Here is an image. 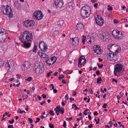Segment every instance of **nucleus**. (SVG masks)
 Segmentation results:
<instances>
[{
    "mask_svg": "<svg viewBox=\"0 0 128 128\" xmlns=\"http://www.w3.org/2000/svg\"><path fill=\"white\" fill-rule=\"evenodd\" d=\"M49 113L52 116H54V112L52 110L50 111Z\"/></svg>",
    "mask_w": 128,
    "mask_h": 128,
    "instance_id": "c9c22d12",
    "label": "nucleus"
},
{
    "mask_svg": "<svg viewBox=\"0 0 128 128\" xmlns=\"http://www.w3.org/2000/svg\"><path fill=\"white\" fill-rule=\"evenodd\" d=\"M108 48L112 53L119 52L120 50V48L118 45L115 44H110L108 46Z\"/></svg>",
    "mask_w": 128,
    "mask_h": 128,
    "instance_id": "423d86ee",
    "label": "nucleus"
},
{
    "mask_svg": "<svg viewBox=\"0 0 128 128\" xmlns=\"http://www.w3.org/2000/svg\"><path fill=\"white\" fill-rule=\"evenodd\" d=\"M91 9L90 7L85 5L81 8L80 14L83 18L85 19L88 18L91 13Z\"/></svg>",
    "mask_w": 128,
    "mask_h": 128,
    "instance_id": "f03ea898",
    "label": "nucleus"
},
{
    "mask_svg": "<svg viewBox=\"0 0 128 128\" xmlns=\"http://www.w3.org/2000/svg\"><path fill=\"white\" fill-rule=\"evenodd\" d=\"M64 76L63 75H61L59 76L58 78L59 80H61V79H62L64 78Z\"/></svg>",
    "mask_w": 128,
    "mask_h": 128,
    "instance_id": "e433bc0d",
    "label": "nucleus"
},
{
    "mask_svg": "<svg viewBox=\"0 0 128 128\" xmlns=\"http://www.w3.org/2000/svg\"><path fill=\"white\" fill-rule=\"evenodd\" d=\"M76 29L80 31H82L83 30L84 26L82 24L80 23H78L76 26Z\"/></svg>",
    "mask_w": 128,
    "mask_h": 128,
    "instance_id": "412c9836",
    "label": "nucleus"
},
{
    "mask_svg": "<svg viewBox=\"0 0 128 128\" xmlns=\"http://www.w3.org/2000/svg\"><path fill=\"white\" fill-rule=\"evenodd\" d=\"M52 73V71H50L48 72L46 76L47 77H48L50 76L51 74Z\"/></svg>",
    "mask_w": 128,
    "mask_h": 128,
    "instance_id": "f704fd0d",
    "label": "nucleus"
},
{
    "mask_svg": "<svg viewBox=\"0 0 128 128\" xmlns=\"http://www.w3.org/2000/svg\"><path fill=\"white\" fill-rule=\"evenodd\" d=\"M106 58L109 61H112L114 53L107 52L106 54Z\"/></svg>",
    "mask_w": 128,
    "mask_h": 128,
    "instance_id": "6ab92c4d",
    "label": "nucleus"
},
{
    "mask_svg": "<svg viewBox=\"0 0 128 128\" xmlns=\"http://www.w3.org/2000/svg\"><path fill=\"white\" fill-rule=\"evenodd\" d=\"M127 20V19H126L125 18H124L123 19H121V20L122 21V22H125Z\"/></svg>",
    "mask_w": 128,
    "mask_h": 128,
    "instance_id": "37998d69",
    "label": "nucleus"
},
{
    "mask_svg": "<svg viewBox=\"0 0 128 128\" xmlns=\"http://www.w3.org/2000/svg\"><path fill=\"white\" fill-rule=\"evenodd\" d=\"M61 108L60 107V106H57L56 108L55 109H56V110H59Z\"/></svg>",
    "mask_w": 128,
    "mask_h": 128,
    "instance_id": "49530a36",
    "label": "nucleus"
},
{
    "mask_svg": "<svg viewBox=\"0 0 128 128\" xmlns=\"http://www.w3.org/2000/svg\"><path fill=\"white\" fill-rule=\"evenodd\" d=\"M100 37L105 42L108 41L109 35L107 32L102 33L100 34Z\"/></svg>",
    "mask_w": 128,
    "mask_h": 128,
    "instance_id": "4468645a",
    "label": "nucleus"
},
{
    "mask_svg": "<svg viewBox=\"0 0 128 128\" xmlns=\"http://www.w3.org/2000/svg\"><path fill=\"white\" fill-rule=\"evenodd\" d=\"M8 128H13V126L12 125H9L8 126Z\"/></svg>",
    "mask_w": 128,
    "mask_h": 128,
    "instance_id": "4d7b16f0",
    "label": "nucleus"
},
{
    "mask_svg": "<svg viewBox=\"0 0 128 128\" xmlns=\"http://www.w3.org/2000/svg\"><path fill=\"white\" fill-rule=\"evenodd\" d=\"M65 98L66 100H67L68 99V94H66L65 96Z\"/></svg>",
    "mask_w": 128,
    "mask_h": 128,
    "instance_id": "3c124183",
    "label": "nucleus"
},
{
    "mask_svg": "<svg viewBox=\"0 0 128 128\" xmlns=\"http://www.w3.org/2000/svg\"><path fill=\"white\" fill-rule=\"evenodd\" d=\"M24 25L26 28L32 27L34 24V22L33 20H27L24 22Z\"/></svg>",
    "mask_w": 128,
    "mask_h": 128,
    "instance_id": "f8f14e48",
    "label": "nucleus"
},
{
    "mask_svg": "<svg viewBox=\"0 0 128 128\" xmlns=\"http://www.w3.org/2000/svg\"><path fill=\"white\" fill-rule=\"evenodd\" d=\"M39 48L40 49L41 52H45L48 50V46L43 41H41L39 44Z\"/></svg>",
    "mask_w": 128,
    "mask_h": 128,
    "instance_id": "1a4fd4ad",
    "label": "nucleus"
},
{
    "mask_svg": "<svg viewBox=\"0 0 128 128\" xmlns=\"http://www.w3.org/2000/svg\"><path fill=\"white\" fill-rule=\"evenodd\" d=\"M28 120L30 123H32V120L31 118H29Z\"/></svg>",
    "mask_w": 128,
    "mask_h": 128,
    "instance_id": "8fccbe9b",
    "label": "nucleus"
},
{
    "mask_svg": "<svg viewBox=\"0 0 128 128\" xmlns=\"http://www.w3.org/2000/svg\"><path fill=\"white\" fill-rule=\"evenodd\" d=\"M114 23L118 24L119 23V22L117 20L115 19L114 20Z\"/></svg>",
    "mask_w": 128,
    "mask_h": 128,
    "instance_id": "ea45409f",
    "label": "nucleus"
},
{
    "mask_svg": "<svg viewBox=\"0 0 128 128\" xmlns=\"http://www.w3.org/2000/svg\"><path fill=\"white\" fill-rule=\"evenodd\" d=\"M102 81V80L101 77H100L99 78H97V82L98 84H100L101 83V81Z\"/></svg>",
    "mask_w": 128,
    "mask_h": 128,
    "instance_id": "cd10ccee",
    "label": "nucleus"
},
{
    "mask_svg": "<svg viewBox=\"0 0 128 128\" xmlns=\"http://www.w3.org/2000/svg\"><path fill=\"white\" fill-rule=\"evenodd\" d=\"M98 114L97 112L96 111H95L94 112V115H97Z\"/></svg>",
    "mask_w": 128,
    "mask_h": 128,
    "instance_id": "338daca9",
    "label": "nucleus"
},
{
    "mask_svg": "<svg viewBox=\"0 0 128 128\" xmlns=\"http://www.w3.org/2000/svg\"><path fill=\"white\" fill-rule=\"evenodd\" d=\"M17 112L18 113H19L20 114L22 113L23 112L25 114L26 113V112L24 111H22L20 108H19L18 109L17 111Z\"/></svg>",
    "mask_w": 128,
    "mask_h": 128,
    "instance_id": "7c9ffc66",
    "label": "nucleus"
},
{
    "mask_svg": "<svg viewBox=\"0 0 128 128\" xmlns=\"http://www.w3.org/2000/svg\"><path fill=\"white\" fill-rule=\"evenodd\" d=\"M49 126L50 128H54V127L53 125L51 124H49Z\"/></svg>",
    "mask_w": 128,
    "mask_h": 128,
    "instance_id": "a19ab883",
    "label": "nucleus"
},
{
    "mask_svg": "<svg viewBox=\"0 0 128 128\" xmlns=\"http://www.w3.org/2000/svg\"><path fill=\"white\" fill-rule=\"evenodd\" d=\"M59 112H60L62 114H63L64 112V109L62 107H61L60 109L59 110Z\"/></svg>",
    "mask_w": 128,
    "mask_h": 128,
    "instance_id": "c85d7f7f",
    "label": "nucleus"
},
{
    "mask_svg": "<svg viewBox=\"0 0 128 128\" xmlns=\"http://www.w3.org/2000/svg\"><path fill=\"white\" fill-rule=\"evenodd\" d=\"M14 5L16 7L17 9H18L21 7L20 4L18 2H16L14 3Z\"/></svg>",
    "mask_w": 128,
    "mask_h": 128,
    "instance_id": "a878e982",
    "label": "nucleus"
},
{
    "mask_svg": "<svg viewBox=\"0 0 128 128\" xmlns=\"http://www.w3.org/2000/svg\"><path fill=\"white\" fill-rule=\"evenodd\" d=\"M124 70V66L122 64H118L114 66V73L116 76H117L120 73L122 72Z\"/></svg>",
    "mask_w": 128,
    "mask_h": 128,
    "instance_id": "39448f33",
    "label": "nucleus"
},
{
    "mask_svg": "<svg viewBox=\"0 0 128 128\" xmlns=\"http://www.w3.org/2000/svg\"><path fill=\"white\" fill-rule=\"evenodd\" d=\"M32 80V78L31 77H29L27 78L26 79V80L27 81L30 82Z\"/></svg>",
    "mask_w": 128,
    "mask_h": 128,
    "instance_id": "473e14b6",
    "label": "nucleus"
},
{
    "mask_svg": "<svg viewBox=\"0 0 128 128\" xmlns=\"http://www.w3.org/2000/svg\"><path fill=\"white\" fill-rule=\"evenodd\" d=\"M2 12L8 16L9 18L12 17L13 16L12 11L11 8L8 5L6 6H2L1 7Z\"/></svg>",
    "mask_w": 128,
    "mask_h": 128,
    "instance_id": "7ed1b4c3",
    "label": "nucleus"
},
{
    "mask_svg": "<svg viewBox=\"0 0 128 128\" xmlns=\"http://www.w3.org/2000/svg\"><path fill=\"white\" fill-rule=\"evenodd\" d=\"M107 106V104H104L102 106V107L104 108H106V106Z\"/></svg>",
    "mask_w": 128,
    "mask_h": 128,
    "instance_id": "09e8293b",
    "label": "nucleus"
},
{
    "mask_svg": "<svg viewBox=\"0 0 128 128\" xmlns=\"http://www.w3.org/2000/svg\"><path fill=\"white\" fill-rule=\"evenodd\" d=\"M96 74L97 75H99L100 74V72L99 71H97L96 72Z\"/></svg>",
    "mask_w": 128,
    "mask_h": 128,
    "instance_id": "0e129e2a",
    "label": "nucleus"
},
{
    "mask_svg": "<svg viewBox=\"0 0 128 128\" xmlns=\"http://www.w3.org/2000/svg\"><path fill=\"white\" fill-rule=\"evenodd\" d=\"M96 16L97 17L95 16L94 17L96 24L99 26L103 25L104 23V20L102 18L98 15H96Z\"/></svg>",
    "mask_w": 128,
    "mask_h": 128,
    "instance_id": "9d476101",
    "label": "nucleus"
},
{
    "mask_svg": "<svg viewBox=\"0 0 128 128\" xmlns=\"http://www.w3.org/2000/svg\"><path fill=\"white\" fill-rule=\"evenodd\" d=\"M37 49V46L36 45H34L33 49V52L36 53Z\"/></svg>",
    "mask_w": 128,
    "mask_h": 128,
    "instance_id": "c756f323",
    "label": "nucleus"
},
{
    "mask_svg": "<svg viewBox=\"0 0 128 128\" xmlns=\"http://www.w3.org/2000/svg\"><path fill=\"white\" fill-rule=\"evenodd\" d=\"M54 110L56 112V113L57 115H58L59 114V110H56V109H54Z\"/></svg>",
    "mask_w": 128,
    "mask_h": 128,
    "instance_id": "4c0bfd02",
    "label": "nucleus"
},
{
    "mask_svg": "<svg viewBox=\"0 0 128 128\" xmlns=\"http://www.w3.org/2000/svg\"><path fill=\"white\" fill-rule=\"evenodd\" d=\"M53 90V92L55 93H57V90L56 89H54Z\"/></svg>",
    "mask_w": 128,
    "mask_h": 128,
    "instance_id": "69168bd1",
    "label": "nucleus"
},
{
    "mask_svg": "<svg viewBox=\"0 0 128 128\" xmlns=\"http://www.w3.org/2000/svg\"><path fill=\"white\" fill-rule=\"evenodd\" d=\"M120 31L118 30H114L112 31V34L113 36V37L115 38L116 37L117 35L118 34V33L119 34L120 33Z\"/></svg>",
    "mask_w": 128,
    "mask_h": 128,
    "instance_id": "5701e85b",
    "label": "nucleus"
},
{
    "mask_svg": "<svg viewBox=\"0 0 128 128\" xmlns=\"http://www.w3.org/2000/svg\"><path fill=\"white\" fill-rule=\"evenodd\" d=\"M44 15L42 11L40 10H36L33 14V18L36 20H42Z\"/></svg>",
    "mask_w": 128,
    "mask_h": 128,
    "instance_id": "20e7f679",
    "label": "nucleus"
},
{
    "mask_svg": "<svg viewBox=\"0 0 128 128\" xmlns=\"http://www.w3.org/2000/svg\"><path fill=\"white\" fill-rule=\"evenodd\" d=\"M89 91L92 94L93 93V92L92 91V89H90L89 90Z\"/></svg>",
    "mask_w": 128,
    "mask_h": 128,
    "instance_id": "864d4df0",
    "label": "nucleus"
},
{
    "mask_svg": "<svg viewBox=\"0 0 128 128\" xmlns=\"http://www.w3.org/2000/svg\"><path fill=\"white\" fill-rule=\"evenodd\" d=\"M54 4L56 7L59 8L62 7L64 4L62 0H54Z\"/></svg>",
    "mask_w": 128,
    "mask_h": 128,
    "instance_id": "dca6fc26",
    "label": "nucleus"
},
{
    "mask_svg": "<svg viewBox=\"0 0 128 128\" xmlns=\"http://www.w3.org/2000/svg\"><path fill=\"white\" fill-rule=\"evenodd\" d=\"M14 120L13 119H12L11 120V121L10 120H9V123L10 124H12L14 123Z\"/></svg>",
    "mask_w": 128,
    "mask_h": 128,
    "instance_id": "a18cd8bd",
    "label": "nucleus"
},
{
    "mask_svg": "<svg viewBox=\"0 0 128 128\" xmlns=\"http://www.w3.org/2000/svg\"><path fill=\"white\" fill-rule=\"evenodd\" d=\"M42 96L43 98H45L46 97V95L44 94H43L42 95Z\"/></svg>",
    "mask_w": 128,
    "mask_h": 128,
    "instance_id": "13d9d810",
    "label": "nucleus"
},
{
    "mask_svg": "<svg viewBox=\"0 0 128 128\" xmlns=\"http://www.w3.org/2000/svg\"><path fill=\"white\" fill-rule=\"evenodd\" d=\"M118 124H120L119 126L120 127H121V126H122L123 128H124V125H122V124H120L121 122H118Z\"/></svg>",
    "mask_w": 128,
    "mask_h": 128,
    "instance_id": "79ce46f5",
    "label": "nucleus"
},
{
    "mask_svg": "<svg viewBox=\"0 0 128 128\" xmlns=\"http://www.w3.org/2000/svg\"><path fill=\"white\" fill-rule=\"evenodd\" d=\"M98 4L97 3H96L94 4V6L95 7L97 8L98 7L97 6H98Z\"/></svg>",
    "mask_w": 128,
    "mask_h": 128,
    "instance_id": "6e6d98bb",
    "label": "nucleus"
},
{
    "mask_svg": "<svg viewBox=\"0 0 128 128\" xmlns=\"http://www.w3.org/2000/svg\"><path fill=\"white\" fill-rule=\"evenodd\" d=\"M118 58V53H114L113 56L112 62H115L117 61Z\"/></svg>",
    "mask_w": 128,
    "mask_h": 128,
    "instance_id": "4be33fe9",
    "label": "nucleus"
},
{
    "mask_svg": "<svg viewBox=\"0 0 128 128\" xmlns=\"http://www.w3.org/2000/svg\"><path fill=\"white\" fill-rule=\"evenodd\" d=\"M94 51L98 54H102V50L98 46H96Z\"/></svg>",
    "mask_w": 128,
    "mask_h": 128,
    "instance_id": "aec40b11",
    "label": "nucleus"
},
{
    "mask_svg": "<svg viewBox=\"0 0 128 128\" xmlns=\"http://www.w3.org/2000/svg\"><path fill=\"white\" fill-rule=\"evenodd\" d=\"M40 62H35L34 67L33 69L37 74L41 73L44 71L43 68L40 65Z\"/></svg>",
    "mask_w": 128,
    "mask_h": 128,
    "instance_id": "0eeeda50",
    "label": "nucleus"
},
{
    "mask_svg": "<svg viewBox=\"0 0 128 128\" xmlns=\"http://www.w3.org/2000/svg\"><path fill=\"white\" fill-rule=\"evenodd\" d=\"M62 82L64 84L66 83V80H62Z\"/></svg>",
    "mask_w": 128,
    "mask_h": 128,
    "instance_id": "052dcab7",
    "label": "nucleus"
},
{
    "mask_svg": "<svg viewBox=\"0 0 128 128\" xmlns=\"http://www.w3.org/2000/svg\"><path fill=\"white\" fill-rule=\"evenodd\" d=\"M70 42L73 45L75 46H78V44L79 40L77 37L74 38H72L70 40Z\"/></svg>",
    "mask_w": 128,
    "mask_h": 128,
    "instance_id": "a211bd4d",
    "label": "nucleus"
},
{
    "mask_svg": "<svg viewBox=\"0 0 128 128\" xmlns=\"http://www.w3.org/2000/svg\"><path fill=\"white\" fill-rule=\"evenodd\" d=\"M39 55L41 58H47L48 57V55L42 53H40Z\"/></svg>",
    "mask_w": 128,
    "mask_h": 128,
    "instance_id": "393cba45",
    "label": "nucleus"
},
{
    "mask_svg": "<svg viewBox=\"0 0 128 128\" xmlns=\"http://www.w3.org/2000/svg\"><path fill=\"white\" fill-rule=\"evenodd\" d=\"M88 118L89 120H91V119H92L91 116L90 115H88Z\"/></svg>",
    "mask_w": 128,
    "mask_h": 128,
    "instance_id": "774afa93",
    "label": "nucleus"
},
{
    "mask_svg": "<svg viewBox=\"0 0 128 128\" xmlns=\"http://www.w3.org/2000/svg\"><path fill=\"white\" fill-rule=\"evenodd\" d=\"M32 38V33L27 31L24 32L19 37V40L21 42L23 43L22 46L26 48H29L31 46V44L28 42L31 40Z\"/></svg>",
    "mask_w": 128,
    "mask_h": 128,
    "instance_id": "f257e3e1",
    "label": "nucleus"
},
{
    "mask_svg": "<svg viewBox=\"0 0 128 128\" xmlns=\"http://www.w3.org/2000/svg\"><path fill=\"white\" fill-rule=\"evenodd\" d=\"M91 38H87L86 41L88 42V43L90 42V43H91L92 42V41L91 40Z\"/></svg>",
    "mask_w": 128,
    "mask_h": 128,
    "instance_id": "2f4dec72",
    "label": "nucleus"
},
{
    "mask_svg": "<svg viewBox=\"0 0 128 128\" xmlns=\"http://www.w3.org/2000/svg\"><path fill=\"white\" fill-rule=\"evenodd\" d=\"M109 8H107L108 10H112V8L111 6H110V5L108 6Z\"/></svg>",
    "mask_w": 128,
    "mask_h": 128,
    "instance_id": "58836bf2",
    "label": "nucleus"
},
{
    "mask_svg": "<svg viewBox=\"0 0 128 128\" xmlns=\"http://www.w3.org/2000/svg\"><path fill=\"white\" fill-rule=\"evenodd\" d=\"M98 66L99 68H101L103 66V65L102 64L100 65L99 64H98Z\"/></svg>",
    "mask_w": 128,
    "mask_h": 128,
    "instance_id": "de8ad7c7",
    "label": "nucleus"
},
{
    "mask_svg": "<svg viewBox=\"0 0 128 128\" xmlns=\"http://www.w3.org/2000/svg\"><path fill=\"white\" fill-rule=\"evenodd\" d=\"M86 63V60L84 57H80L78 59V66L79 67L81 68Z\"/></svg>",
    "mask_w": 128,
    "mask_h": 128,
    "instance_id": "2eb2a0df",
    "label": "nucleus"
},
{
    "mask_svg": "<svg viewBox=\"0 0 128 128\" xmlns=\"http://www.w3.org/2000/svg\"><path fill=\"white\" fill-rule=\"evenodd\" d=\"M12 60H8L5 66L6 69L8 71L10 72L12 71Z\"/></svg>",
    "mask_w": 128,
    "mask_h": 128,
    "instance_id": "ddd939ff",
    "label": "nucleus"
},
{
    "mask_svg": "<svg viewBox=\"0 0 128 128\" xmlns=\"http://www.w3.org/2000/svg\"><path fill=\"white\" fill-rule=\"evenodd\" d=\"M112 81L113 82H115L116 83H118L117 80H115L114 78H113L112 79Z\"/></svg>",
    "mask_w": 128,
    "mask_h": 128,
    "instance_id": "603ef678",
    "label": "nucleus"
},
{
    "mask_svg": "<svg viewBox=\"0 0 128 128\" xmlns=\"http://www.w3.org/2000/svg\"><path fill=\"white\" fill-rule=\"evenodd\" d=\"M20 75L19 74H17L16 75V76H17V78H18L19 79L20 78Z\"/></svg>",
    "mask_w": 128,
    "mask_h": 128,
    "instance_id": "680f3d73",
    "label": "nucleus"
},
{
    "mask_svg": "<svg viewBox=\"0 0 128 128\" xmlns=\"http://www.w3.org/2000/svg\"><path fill=\"white\" fill-rule=\"evenodd\" d=\"M120 33H118V34H117L115 38L117 40L121 39L123 37V35L122 34V33L121 31H120Z\"/></svg>",
    "mask_w": 128,
    "mask_h": 128,
    "instance_id": "b1692460",
    "label": "nucleus"
},
{
    "mask_svg": "<svg viewBox=\"0 0 128 128\" xmlns=\"http://www.w3.org/2000/svg\"><path fill=\"white\" fill-rule=\"evenodd\" d=\"M4 65V62L3 61L0 59V67H1Z\"/></svg>",
    "mask_w": 128,
    "mask_h": 128,
    "instance_id": "72a5a7b5",
    "label": "nucleus"
},
{
    "mask_svg": "<svg viewBox=\"0 0 128 128\" xmlns=\"http://www.w3.org/2000/svg\"><path fill=\"white\" fill-rule=\"evenodd\" d=\"M58 25L60 26H62L64 23V22L63 20H61L58 21Z\"/></svg>",
    "mask_w": 128,
    "mask_h": 128,
    "instance_id": "bb28decb",
    "label": "nucleus"
},
{
    "mask_svg": "<svg viewBox=\"0 0 128 128\" xmlns=\"http://www.w3.org/2000/svg\"><path fill=\"white\" fill-rule=\"evenodd\" d=\"M93 124H91L88 125V127L89 128H91Z\"/></svg>",
    "mask_w": 128,
    "mask_h": 128,
    "instance_id": "bf43d9fd",
    "label": "nucleus"
},
{
    "mask_svg": "<svg viewBox=\"0 0 128 128\" xmlns=\"http://www.w3.org/2000/svg\"><path fill=\"white\" fill-rule=\"evenodd\" d=\"M50 87H52V89L53 90L54 88V85L53 84H51L50 85Z\"/></svg>",
    "mask_w": 128,
    "mask_h": 128,
    "instance_id": "5fc2aeb1",
    "label": "nucleus"
},
{
    "mask_svg": "<svg viewBox=\"0 0 128 128\" xmlns=\"http://www.w3.org/2000/svg\"><path fill=\"white\" fill-rule=\"evenodd\" d=\"M63 126L64 128L66 127V122L65 121H64V122Z\"/></svg>",
    "mask_w": 128,
    "mask_h": 128,
    "instance_id": "c03bdc74",
    "label": "nucleus"
},
{
    "mask_svg": "<svg viewBox=\"0 0 128 128\" xmlns=\"http://www.w3.org/2000/svg\"><path fill=\"white\" fill-rule=\"evenodd\" d=\"M31 65L30 62L28 61L25 62L24 64L22 65V68L23 70H25L30 68Z\"/></svg>",
    "mask_w": 128,
    "mask_h": 128,
    "instance_id": "f3484780",
    "label": "nucleus"
},
{
    "mask_svg": "<svg viewBox=\"0 0 128 128\" xmlns=\"http://www.w3.org/2000/svg\"><path fill=\"white\" fill-rule=\"evenodd\" d=\"M7 34L4 29L3 28L0 29V42H4L6 38Z\"/></svg>",
    "mask_w": 128,
    "mask_h": 128,
    "instance_id": "6e6552de",
    "label": "nucleus"
},
{
    "mask_svg": "<svg viewBox=\"0 0 128 128\" xmlns=\"http://www.w3.org/2000/svg\"><path fill=\"white\" fill-rule=\"evenodd\" d=\"M56 57L53 56L51 58L48 59L46 61V62L48 65L50 66L54 64L56 62Z\"/></svg>",
    "mask_w": 128,
    "mask_h": 128,
    "instance_id": "9b49d317",
    "label": "nucleus"
},
{
    "mask_svg": "<svg viewBox=\"0 0 128 128\" xmlns=\"http://www.w3.org/2000/svg\"><path fill=\"white\" fill-rule=\"evenodd\" d=\"M9 113H8L7 112H6L4 114H3V116L4 117V116H6V115H7Z\"/></svg>",
    "mask_w": 128,
    "mask_h": 128,
    "instance_id": "e2e57ef3",
    "label": "nucleus"
}]
</instances>
